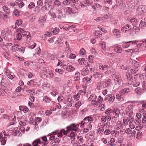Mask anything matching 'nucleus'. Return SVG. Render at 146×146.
Instances as JSON below:
<instances>
[{
  "mask_svg": "<svg viewBox=\"0 0 146 146\" xmlns=\"http://www.w3.org/2000/svg\"><path fill=\"white\" fill-rule=\"evenodd\" d=\"M112 112V110L111 109H108L106 110L105 113L106 114H107V115H110L111 113Z\"/></svg>",
  "mask_w": 146,
  "mask_h": 146,
  "instance_id": "obj_50",
  "label": "nucleus"
},
{
  "mask_svg": "<svg viewBox=\"0 0 146 146\" xmlns=\"http://www.w3.org/2000/svg\"><path fill=\"white\" fill-rule=\"evenodd\" d=\"M92 76H90V77L88 78L87 77H85L83 78V81L84 82H86L87 83H90L89 81L91 80Z\"/></svg>",
  "mask_w": 146,
  "mask_h": 146,
  "instance_id": "obj_30",
  "label": "nucleus"
},
{
  "mask_svg": "<svg viewBox=\"0 0 146 146\" xmlns=\"http://www.w3.org/2000/svg\"><path fill=\"white\" fill-rule=\"evenodd\" d=\"M13 15L17 17L19 16V11L17 9H15L13 12Z\"/></svg>",
  "mask_w": 146,
  "mask_h": 146,
  "instance_id": "obj_47",
  "label": "nucleus"
},
{
  "mask_svg": "<svg viewBox=\"0 0 146 146\" xmlns=\"http://www.w3.org/2000/svg\"><path fill=\"white\" fill-rule=\"evenodd\" d=\"M5 138H3L1 140V143L2 145H4L6 143V140L5 139Z\"/></svg>",
  "mask_w": 146,
  "mask_h": 146,
  "instance_id": "obj_63",
  "label": "nucleus"
},
{
  "mask_svg": "<svg viewBox=\"0 0 146 146\" xmlns=\"http://www.w3.org/2000/svg\"><path fill=\"white\" fill-rule=\"evenodd\" d=\"M89 72L90 71L88 69L84 68L81 71V74L84 76H86Z\"/></svg>",
  "mask_w": 146,
  "mask_h": 146,
  "instance_id": "obj_11",
  "label": "nucleus"
},
{
  "mask_svg": "<svg viewBox=\"0 0 146 146\" xmlns=\"http://www.w3.org/2000/svg\"><path fill=\"white\" fill-rule=\"evenodd\" d=\"M102 34V32L100 31H96L94 33V35L95 38H98L99 37H100Z\"/></svg>",
  "mask_w": 146,
  "mask_h": 146,
  "instance_id": "obj_16",
  "label": "nucleus"
},
{
  "mask_svg": "<svg viewBox=\"0 0 146 146\" xmlns=\"http://www.w3.org/2000/svg\"><path fill=\"white\" fill-rule=\"evenodd\" d=\"M78 142L80 143H83V139L82 137L80 136V137H78Z\"/></svg>",
  "mask_w": 146,
  "mask_h": 146,
  "instance_id": "obj_51",
  "label": "nucleus"
},
{
  "mask_svg": "<svg viewBox=\"0 0 146 146\" xmlns=\"http://www.w3.org/2000/svg\"><path fill=\"white\" fill-rule=\"evenodd\" d=\"M99 69L102 70H107L109 68V66L108 65H104L100 64L99 66Z\"/></svg>",
  "mask_w": 146,
  "mask_h": 146,
  "instance_id": "obj_17",
  "label": "nucleus"
},
{
  "mask_svg": "<svg viewBox=\"0 0 146 146\" xmlns=\"http://www.w3.org/2000/svg\"><path fill=\"white\" fill-rule=\"evenodd\" d=\"M3 9L4 11L6 14H9L10 13V10L8 9V8L7 6H4L3 7Z\"/></svg>",
  "mask_w": 146,
  "mask_h": 146,
  "instance_id": "obj_27",
  "label": "nucleus"
},
{
  "mask_svg": "<svg viewBox=\"0 0 146 146\" xmlns=\"http://www.w3.org/2000/svg\"><path fill=\"white\" fill-rule=\"evenodd\" d=\"M86 119H84L82 121L81 123L80 124V126L82 127H83L84 126H85L86 125H87L88 124V123H85V121Z\"/></svg>",
  "mask_w": 146,
  "mask_h": 146,
  "instance_id": "obj_41",
  "label": "nucleus"
},
{
  "mask_svg": "<svg viewBox=\"0 0 146 146\" xmlns=\"http://www.w3.org/2000/svg\"><path fill=\"white\" fill-rule=\"evenodd\" d=\"M17 32V33L16 35V38L19 41L21 40L23 36L20 32Z\"/></svg>",
  "mask_w": 146,
  "mask_h": 146,
  "instance_id": "obj_24",
  "label": "nucleus"
},
{
  "mask_svg": "<svg viewBox=\"0 0 146 146\" xmlns=\"http://www.w3.org/2000/svg\"><path fill=\"white\" fill-rule=\"evenodd\" d=\"M46 16L44 15V16L41 17L38 20V21L40 23H42L45 22Z\"/></svg>",
  "mask_w": 146,
  "mask_h": 146,
  "instance_id": "obj_19",
  "label": "nucleus"
},
{
  "mask_svg": "<svg viewBox=\"0 0 146 146\" xmlns=\"http://www.w3.org/2000/svg\"><path fill=\"white\" fill-rule=\"evenodd\" d=\"M141 104L142 105V106L143 108H146V101L145 100L142 101L141 102Z\"/></svg>",
  "mask_w": 146,
  "mask_h": 146,
  "instance_id": "obj_61",
  "label": "nucleus"
},
{
  "mask_svg": "<svg viewBox=\"0 0 146 146\" xmlns=\"http://www.w3.org/2000/svg\"><path fill=\"white\" fill-rule=\"evenodd\" d=\"M117 126H118L119 128L122 129L123 128V125L120 121H118L117 123Z\"/></svg>",
  "mask_w": 146,
  "mask_h": 146,
  "instance_id": "obj_25",
  "label": "nucleus"
},
{
  "mask_svg": "<svg viewBox=\"0 0 146 146\" xmlns=\"http://www.w3.org/2000/svg\"><path fill=\"white\" fill-rule=\"evenodd\" d=\"M133 67L131 69L130 71L133 74L136 73L139 69V63L134 61Z\"/></svg>",
  "mask_w": 146,
  "mask_h": 146,
  "instance_id": "obj_3",
  "label": "nucleus"
},
{
  "mask_svg": "<svg viewBox=\"0 0 146 146\" xmlns=\"http://www.w3.org/2000/svg\"><path fill=\"white\" fill-rule=\"evenodd\" d=\"M134 106L133 104H130L126 108L125 111L128 115L131 116L133 114V110Z\"/></svg>",
  "mask_w": 146,
  "mask_h": 146,
  "instance_id": "obj_4",
  "label": "nucleus"
},
{
  "mask_svg": "<svg viewBox=\"0 0 146 146\" xmlns=\"http://www.w3.org/2000/svg\"><path fill=\"white\" fill-rule=\"evenodd\" d=\"M36 46V44L34 42H32L29 46V48L30 49H33Z\"/></svg>",
  "mask_w": 146,
  "mask_h": 146,
  "instance_id": "obj_32",
  "label": "nucleus"
},
{
  "mask_svg": "<svg viewBox=\"0 0 146 146\" xmlns=\"http://www.w3.org/2000/svg\"><path fill=\"white\" fill-rule=\"evenodd\" d=\"M127 79L129 81H132L133 76L131 74H130L129 73H127L126 74Z\"/></svg>",
  "mask_w": 146,
  "mask_h": 146,
  "instance_id": "obj_35",
  "label": "nucleus"
},
{
  "mask_svg": "<svg viewBox=\"0 0 146 146\" xmlns=\"http://www.w3.org/2000/svg\"><path fill=\"white\" fill-rule=\"evenodd\" d=\"M141 121L142 123L145 124V125L146 126V117L143 116L142 118Z\"/></svg>",
  "mask_w": 146,
  "mask_h": 146,
  "instance_id": "obj_64",
  "label": "nucleus"
},
{
  "mask_svg": "<svg viewBox=\"0 0 146 146\" xmlns=\"http://www.w3.org/2000/svg\"><path fill=\"white\" fill-rule=\"evenodd\" d=\"M97 98V97L94 94H91L90 97L88 98V99L89 100L91 101L92 100H95Z\"/></svg>",
  "mask_w": 146,
  "mask_h": 146,
  "instance_id": "obj_31",
  "label": "nucleus"
},
{
  "mask_svg": "<svg viewBox=\"0 0 146 146\" xmlns=\"http://www.w3.org/2000/svg\"><path fill=\"white\" fill-rule=\"evenodd\" d=\"M80 124L72 123L66 127V129L70 131H77L79 130L78 127Z\"/></svg>",
  "mask_w": 146,
  "mask_h": 146,
  "instance_id": "obj_2",
  "label": "nucleus"
},
{
  "mask_svg": "<svg viewBox=\"0 0 146 146\" xmlns=\"http://www.w3.org/2000/svg\"><path fill=\"white\" fill-rule=\"evenodd\" d=\"M17 32H20L23 37L26 38V39L27 43H28L30 42L31 35L29 33L25 31L23 29L20 27L17 29Z\"/></svg>",
  "mask_w": 146,
  "mask_h": 146,
  "instance_id": "obj_1",
  "label": "nucleus"
},
{
  "mask_svg": "<svg viewBox=\"0 0 146 146\" xmlns=\"http://www.w3.org/2000/svg\"><path fill=\"white\" fill-rule=\"evenodd\" d=\"M51 31L55 35L58 33V32L59 31V29H58L55 28L54 29H51Z\"/></svg>",
  "mask_w": 146,
  "mask_h": 146,
  "instance_id": "obj_45",
  "label": "nucleus"
},
{
  "mask_svg": "<svg viewBox=\"0 0 146 146\" xmlns=\"http://www.w3.org/2000/svg\"><path fill=\"white\" fill-rule=\"evenodd\" d=\"M134 2V5H139L141 1V0H132Z\"/></svg>",
  "mask_w": 146,
  "mask_h": 146,
  "instance_id": "obj_57",
  "label": "nucleus"
},
{
  "mask_svg": "<svg viewBox=\"0 0 146 146\" xmlns=\"http://www.w3.org/2000/svg\"><path fill=\"white\" fill-rule=\"evenodd\" d=\"M63 99L64 97L62 96H59L57 98V100L58 102H62Z\"/></svg>",
  "mask_w": 146,
  "mask_h": 146,
  "instance_id": "obj_60",
  "label": "nucleus"
},
{
  "mask_svg": "<svg viewBox=\"0 0 146 146\" xmlns=\"http://www.w3.org/2000/svg\"><path fill=\"white\" fill-rule=\"evenodd\" d=\"M141 90L139 87L136 88L135 90V92L137 94H140L141 93Z\"/></svg>",
  "mask_w": 146,
  "mask_h": 146,
  "instance_id": "obj_48",
  "label": "nucleus"
},
{
  "mask_svg": "<svg viewBox=\"0 0 146 146\" xmlns=\"http://www.w3.org/2000/svg\"><path fill=\"white\" fill-rule=\"evenodd\" d=\"M130 22L132 23L133 26L136 25L137 21V19L135 18H131L130 20Z\"/></svg>",
  "mask_w": 146,
  "mask_h": 146,
  "instance_id": "obj_23",
  "label": "nucleus"
},
{
  "mask_svg": "<svg viewBox=\"0 0 146 146\" xmlns=\"http://www.w3.org/2000/svg\"><path fill=\"white\" fill-rule=\"evenodd\" d=\"M43 100L46 103H49L51 101L50 99L47 96L44 97Z\"/></svg>",
  "mask_w": 146,
  "mask_h": 146,
  "instance_id": "obj_34",
  "label": "nucleus"
},
{
  "mask_svg": "<svg viewBox=\"0 0 146 146\" xmlns=\"http://www.w3.org/2000/svg\"><path fill=\"white\" fill-rule=\"evenodd\" d=\"M133 123L136 125H139L141 123V119L137 118L136 119L133 121Z\"/></svg>",
  "mask_w": 146,
  "mask_h": 146,
  "instance_id": "obj_18",
  "label": "nucleus"
},
{
  "mask_svg": "<svg viewBox=\"0 0 146 146\" xmlns=\"http://www.w3.org/2000/svg\"><path fill=\"white\" fill-rule=\"evenodd\" d=\"M61 131V132H62V133L64 135H66L69 131L68 129H67L66 130H65L64 129H62L60 130Z\"/></svg>",
  "mask_w": 146,
  "mask_h": 146,
  "instance_id": "obj_43",
  "label": "nucleus"
},
{
  "mask_svg": "<svg viewBox=\"0 0 146 146\" xmlns=\"http://www.w3.org/2000/svg\"><path fill=\"white\" fill-rule=\"evenodd\" d=\"M9 13L6 14L4 15L3 16V19L4 20H6L7 19L9 18Z\"/></svg>",
  "mask_w": 146,
  "mask_h": 146,
  "instance_id": "obj_56",
  "label": "nucleus"
},
{
  "mask_svg": "<svg viewBox=\"0 0 146 146\" xmlns=\"http://www.w3.org/2000/svg\"><path fill=\"white\" fill-rule=\"evenodd\" d=\"M92 7L94 9V11H96L97 10H101L102 6L99 4L95 3L92 6Z\"/></svg>",
  "mask_w": 146,
  "mask_h": 146,
  "instance_id": "obj_10",
  "label": "nucleus"
},
{
  "mask_svg": "<svg viewBox=\"0 0 146 146\" xmlns=\"http://www.w3.org/2000/svg\"><path fill=\"white\" fill-rule=\"evenodd\" d=\"M111 80L110 79H108L105 83L106 86V87H108L110 86V84Z\"/></svg>",
  "mask_w": 146,
  "mask_h": 146,
  "instance_id": "obj_58",
  "label": "nucleus"
},
{
  "mask_svg": "<svg viewBox=\"0 0 146 146\" xmlns=\"http://www.w3.org/2000/svg\"><path fill=\"white\" fill-rule=\"evenodd\" d=\"M105 105L104 104H101L99 106V109L102 111H103L105 109Z\"/></svg>",
  "mask_w": 146,
  "mask_h": 146,
  "instance_id": "obj_40",
  "label": "nucleus"
},
{
  "mask_svg": "<svg viewBox=\"0 0 146 146\" xmlns=\"http://www.w3.org/2000/svg\"><path fill=\"white\" fill-rule=\"evenodd\" d=\"M16 3H17V5H18L19 7L21 8L23 7L24 5V3L22 0H16Z\"/></svg>",
  "mask_w": 146,
  "mask_h": 146,
  "instance_id": "obj_13",
  "label": "nucleus"
},
{
  "mask_svg": "<svg viewBox=\"0 0 146 146\" xmlns=\"http://www.w3.org/2000/svg\"><path fill=\"white\" fill-rule=\"evenodd\" d=\"M142 132L141 131H137V132L136 138L137 139H140L142 136Z\"/></svg>",
  "mask_w": 146,
  "mask_h": 146,
  "instance_id": "obj_36",
  "label": "nucleus"
},
{
  "mask_svg": "<svg viewBox=\"0 0 146 146\" xmlns=\"http://www.w3.org/2000/svg\"><path fill=\"white\" fill-rule=\"evenodd\" d=\"M18 49L21 53L23 54L25 51V48L24 47H21V48H19Z\"/></svg>",
  "mask_w": 146,
  "mask_h": 146,
  "instance_id": "obj_55",
  "label": "nucleus"
},
{
  "mask_svg": "<svg viewBox=\"0 0 146 146\" xmlns=\"http://www.w3.org/2000/svg\"><path fill=\"white\" fill-rule=\"evenodd\" d=\"M105 99L106 100L108 99L109 102L111 103L114 101L115 97L114 96H112L111 94H109L106 96Z\"/></svg>",
  "mask_w": 146,
  "mask_h": 146,
  "instance_id": "obj_8",
  "label": "nucleus"
},
{
  "mask_svg": "<svg viewBox=\"0 0 146 146\" xmlns=\"http://www.w3.org/2000/svg\"><path fill=\"white\" fill-rule=\"evenodd\" d=\"M93 57L91 55H89L88 58V60L90 63H92L93 62Z\"/></svg>",
  "mask_w": 146,
  "mask_h": 146,
  "instance_id": "obj_53",
  "label": "nucleus"
},
{
  "mask_svg": "<svg viewBox=\"0 0 146 146\" xmlns=\"http://www.w3.org/2000/svg\"><path fill=\"white\" fill-rule=\"evenodd\" d=\"M80 74L79 72H77L75 74V81H78L80 79Z\"/></svg>",
  "mask_w": 146,
  "mask_h": 146,
  "instance_id": "obj_28",
  "label": "nucleus"
},
{
  "mask_svg": "<svg viewBox=\"0 0 146 146\" xmlns=\"http://www.w3.org/2000/svg\"><path fill=\"white\" fill-rule=\"evenodd\" d=\"M130 92V90L128 88H124L121 91L120 93L122 95H127Z\"/></svg>",
  "mask_w": 146,
  "mask_h": 146,
  "instance_id": "obj_12",
  "label": "nucleus"
},
{
  "mask_svg": "<svg viewBox=\"0 0 146 146\" xmlns=\"http://www.w3.org/2000/svg\"><path fill=\"white\" fill-rule=\"evenodd\" d=\"M103 76V73L97 72H95L93 75V76L95 78L99 79H101Z\"/></svg>",
  "mask_w": 146,
  "mask_h": 146,
  "instance_id": "obj_9",
  "label": "nucleus"
},
{
  "mask_svg": "<svg viewBox=\"0 0 146 146\" xmlns=\"http://www.w3.org/2000/svg\"><path fill=\"white\" fill-rule=\"evenodd\" d=\"M143 75H141L139 74H137L135 76L134 78H138V79H140L141 80V78H143Z\"/></svg>",
  "mask_w": 146,
  "mask_h": 146,
  "instance_id": "obj_37",
  "label": "nucleus"
},
{
  "mask_svg": "<svg viewBox=\"0 0 146 146\" xmlns=\"http://www.w3.org/2000/svg\"><path fill=\"white\" fill-rule=\"evenodd\" d=\"M98 102L100 104H101L102 103L103 101V98L100 96H99L98 98Z\"/></svg>",
  "mask_w": 146,
  "mask_h": 146,
  "instance_id": "obj_54",
  "label": "nucleus"
},
{
  "mask_svg": "<svg viewBox=\"0 0 146 146\" xmlns=\"http://www.w3.org/2000/svg\"><path fill=\"white\" fill-rule=\"evenodd\" d=\"M114 82L116 84L119 85L122 82V79L120 76L115 75L114 78Z\"/></svg>",
  "mask_w": 146,
  "mask_h": 146,
  "instance_id": "obj_6",
  "label": "nucleus"
},
{
  "mask_svg": "<svg viewBox=\"0 0 146 146\" xmlns=\"http://www.w3.org/2000/svg\"><path fill=\"white\" fill-rule=\"evenodd\" d=\"M100 45L101 46L102 50V52H105L106 50V44L105 42H103L102 43H100Z\"/></svg>",
  "mask_w": 146,
  "mask_h": 146,
  "instance_id": "obj_21",
  "label": "nucleus"
},
{
  "mask_svg": "<svg viewBox=\"0 0 146 146\" xmlns=\"http://www.w3.org/2000/svg\"><path fill=\"white\" fill-rule=\"evenodd\" d=\"M26 92H27L29 93V94H30L31 95H34L35 94V90L33 89L27 90L26 91Z\"/></svg>",
  "mask_w": 146,
  "mask_h": 146,
  "instance_id": "obj_26",
  "label": "nucleus"
},
{
  "mask_svg": "<svg viewBox=\"0 0 146 146\" xmlns=\"http://www.w3.org/2000/svg\"><path fill=\"white\" fill-rule=\"evenodd\" d=\"M113 33L114 34L116 35L117 37H119L121 34V32L117 29H114Z\"/></svg>",
  "mask_w": 146,
  "mask_h": 146,
  "instance_id": "obj_20",
  "label": "nucleus"
},
{
  "mask_svg": "<svg viewBox=\"0 0 146 146\" xmlns=\"http://www.w3.org/2000/svg\"><path fill=\"white\" fill-rule=\"evenodd\" d=\"M114 50L115 52L117 53H121L122 51V49L121 47H119V46H116L114 47Z\"/></svg>",
  "mask_w": 146,
  "mask_h": 146,
  "instance_id": "obj_14",
  "label": "nucleus"
},
{
  "mask_svg": "<svg viewBox=\"0 0 146 146\" xmlns=\"http://www.w3.org/2000/svg\"><path fill=\"white\" fill-rule=\"evenodd\" d=\"M81 102L80 101H78L76 103L75 106L78 109L81 106Z\"/></svg>",
  "mask_w": 146,
  "mask_h": 146,
  "instance_id": "obj_62",
  "label": "nucleus"
},
{
  "mask_svg": "<svg viewBox=\"0 0 146 146\" xmlns=\"http://www.w3.org/2000/svg\"><path fill=\"white\" fill-rule=\"evenodd\" d=\"M54 5L56 7H59L61 5V3L58 0H55L54 2Z\"/></svg>",
  "mask_w": 146,
  "mask_h": 146,
  "instance_id": "obj_33",
  "label": "nucleus"
},
{
  "mask_svg": "<svg viewBox=\"0 0 146 146\" xmlns=\"http://www.w3.org/2000/svg\"><path fill=\"white\" fill-rule=\"evenodd\" d=\"M67 13L68 14L71 15L73 14L72 8L70 7H67L66 8Z\"/></svg>",
  "mask_w": 146,
  "mask_h": 146,
  "instance_id": "obj_29",
  "label": "nucleus"
},
{
  "mask_svg": "<svg viewBox=\"0 0 146 146\" xmlns=\"http://www.w3.org/2000/svg\"><path fill=\"white\" fill-rule=\"evenodd\" d=\"M22 21L20 19L16 21L15 23V27L14 28H17L18 27L20 26L22 24Z\"/></svg>",
  "mask_w": 146,
  "mask_h": 146,
  "instance_id": "obj_15",
  "label": "nucleus"
},
{
  "mask_svg": "<svg viewBox=\"0 0 146 146\" xmlns=\"http://www.w3.org/2000/svg\"><path fill=\"white\" fill-rule=\"evenodd\" d=\"M132 130L130 128H128L125 130V132L127 134H130L131 133Z\"/></svg>",
  "mask_w": 146,
  "mask_h": 146,
  "instance_id": "obj_44",
  "label": "nucleus"
},
{
  "mask_svg": "<svg viewBox=\"0 0 146 146\" xmlns=\"http://www.w3.org/2000/svg\"><path fill=\"white\" fill-rule=\"evenodd\" d=\"M71 0H64L62 2V5L64 6H68L70 3Z\"/></svg>",
  "mask_w": 146,
  "mask_h": 146,
  "instance_id": "obj_22",
  "label": "nucleus"
},
{
  "mask_svg": "<svg viewBox=\"0 0 146 146\" xmlns=\"http://www.w3.org/2000/svg\"><path fill=\"white\" fill-rule=\"evenodd\" d=\"M60 141V139L59 138H57V137H55V139L54 140V142L56 143H59Z\"/></svg>",
  "mask_w": 146,
  "mask_h": 146,
  "instance_id": "obj_59",
  "label": "nucleus"
},
{
  "mask_svg": "<svg viewBox=\"0 0 146 146\" xmlns=\"http://www.w3.org/2000/svg\"><path fill=\"white\" fill-rule=\"evenodd\" d=\"M103 88L101 82H98L97 84V89L98 90H100Z\"/></svg>",
  "mask_w": 146,
  "mask_h": 146,
  "instance_id": "obj_46",
  "label": "nucleus"
},
{
  "mask_svg": "<svg viewBox=\"0 0 146 146\" xmlns=\"http://www.w3.org/2000/svg\"><path fill=\"white\" fill-rule=\"evenodd\" d=\"M85 60V59L82 58L79 59L78 60V62L79 64L82 65L84 63Z\"/></svg>",
  "mask_w": 146,
  "mask_h": 146,
  "instance_id": "obj_42",
  "label": "nucleus"
},
{
  "mask_svg": "<svg viewBox=\"0 0 146 146\" xmlns=\"http://www.w3.org/2000/svg\"><path fill=\"white\" fill-rule=\"evenodd\" d=\"M146 26V22H144L141 21L139 24V27L141 28H143L144 27Z\"/></svg>",
  "mask_w": 146,
  "mask_h": 146,
  "instance_id": "obj_39",
  "label": "nucleus"
},
{
  "mask_svg": "<svg viewBox=\"0 0 146 146\" xmlns=\"http://www.w3.org/2000/svg\"><path fill=\"white\" fill-rule=\"evenodd\" d=\"M137 12L140 15L146 12V6H141L138 7L137 9Z\"/></svg>",
  "mask_w": 146,
  "mask_h": 146,
  "instance_id": "obj_5",
  "label": "nucleus"
},
{
  "mask_svg": "<svg viewBox=\"0 0 146 146\" xmlns=\"http://www.w3.org/2000/svg\"><path fill=\"white\" fill-rule=\"evenodd\" d=\"M112 112L115 114L116 115H118L120 113V110L118 108H116L113 110H112Z\"/></svg>",
  "mask_w": 146,
  "mask_h": 146,
  "instance_id": "obj_38",
  "label": "nucleus"
},
{
  "mask_svg": "<svg viewBox=\"0 0 146 146\" xmlns=\"http://www.w3.org/2000/svg\"><path fill=\"white\" fill-rule=\"evenodd\" d=\"M63 68L66 69L68 72H71L74 70L75 68L72 66L68 64L67 66H64Z\"/></svg>",
  "mask_w": 146,
  "mask_h": 146,
  "instance_id": "obj_7",
  "label": "nucleus"
},
{
  "mask_svg": "<svg viewBox=\"0 0 146 146\" xmlns=\"http://www.w3.org/2000/svg\"><path fill=\"white\" fill-rule=\"evenodd\" d=\"M5 72H6V74L8 76V78L12 80L15 76V75H13L9 73L8 72H7L6 71H5Z\"/></svg>",
  "mask_w": 146,
  "mask_h": 146,
  "instance_id": "obj_49",
  "label": "nucleus"
},
{
  "mask_svg": "<svg viewBox=\"0 0 146 146\" xmlns=\"http://www.w3.org/2000/svg\"><path fill=\"white\" fill-rule=\"evenodd\" d=\"M35 7V4L33 2H31L28 6V7L29 9L34 8Z\"/></svg>",
  "mask_w": 146,
  "mask_h": 146,
  "instance_id": "obj_52",
  "label": "nucleus"
}]
</instances>
